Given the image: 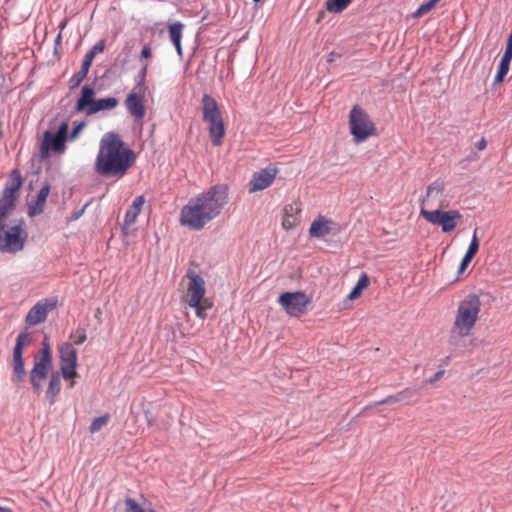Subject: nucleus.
Returning a JSON list of instances; mask_svg holds the SVG:
<instances>
[{
  "label": "nucleus",
  "mask_w": 512,
  "mask_h": 512,
  "mask_svg": "<svg viewBox=\"0 0 512 512\" xmlns=\"http://www.w3.org/2000/svg\"><path fill=\"white\" fill-rule=\"evenodd\" d=\"M185 279L187 280L185 301L189 307L195 309L197 317L205 319L206 310L213 306V303L205 297V280L192 269L187 271Z\"/></svg>",
  "instance_id": "4"
},
{
  "label": "nucleus",
  "mask_w": 512,
  "mask_h": 512,
  "mask_svg": "<svg viewBox=\"0 0 512 512\" xmlns=\"http://www.w3.org/2000/svg\"><path fill=\"white\" fill-rule=\"evenodd\" d=\"M203 120L208 123L209 135L214 146H220L225 136L222 115L216 100L210 95L202 97Z\"/></svg>",
  "instance_id": "6"
},
{
  "label": "nucleus",
  "mask_w": 512,
  "mask_h": 512,
  "mask_svg": "<svg viewBox=\"0 0 512 512\" xmlns=\"http://www.w3.org/2000/svg\"><path fill=\"white\" fill-rule=\"evenodd\" d=\"M21 186V173L15 169L11 172L0 196V225L7 223L8 217L13 212Z\"/></svg>",
  "instance_id": "8"
},
{
  "label": "nucleus",
  "mask_w": 512,
  "mask_h": 512,
  "mask_svg": "<svg viewBox=\"0 0 512 512\" xmlns=\"http://www.w3.org/2000/svg\"><path fill=\"white\" fill-rule=\"evenodd\" d=\"M31 343V336L28 332H21L16 339V344L13 350V374L12 382L20 383L24 380L26 370L24 367L23 351Z\"/></svg>",
  "instance_id": "14"
},
{
  "label": "nucleus",
  "mask_w": 512,
  "mask_h": 512,
  "mask_svg": "<svg viewBox=\"0 0 512 512\" xmlns=\"http://www.w3.org/2000/svg\"><path fill=\"white\" fill-rule=\"evenodd\" d=\"M511 60H508L506 58H501V61L499 63L498 71L495 76V83H501L503 82L505 76L508 74L509 67H510Z\"/></svg>",
  "instance_id": "31"
},
{
  "label": "nucleus",
  "mask_w": 512,
  "mask_h": 512,
  "mask_svg": "<svg viewBox=\"0 0 512 512\" xmlns=\"http://www.w3.org/2000/svg\"><path fill=\"white\" fill-rule=\"evenodd\" d=\"M183 28H184V25L181 22L172 23L168 27L170 40L173 43V45L175 46L177 54L180 57L183 56V50H182V45H181Z\"/></svg>",
  "instance_id": "25"
},
{
  "label": "nucleus",
  "mask_w": 512,
  "mask_h": 512,
  "mask_svg": "<svg viewBox=\"0 0 512 512\" xmlns=\"http://www.w3.org/2000/svg\"><path fill=\"white\" fill-rule=\"evenodd\" d=\"M370 284L369 276L366 273H362L358 279L357 284L352 289V291L348 294L347 299L350 301L358 299L364 289H366Z\"/></svg>",
  "instance_id": "26"
},
{
  "label": "nucleus",
  "mask_w": 512,
  "mask_h": 512,
  "mask_svg": "<svg viewBox=\"0 0 512 512\" xmlns=\"http://www.w3.org/2000/svg\"><path fill=\"white\" fill-rule=\"evenodd\" d=\"M436 3L433 0H429L425 3H422L419 8L413 13V16L415 18H419L428 12H430L434 7Z\"/></svg>",
  "instance_id": "33"
},
{
  "label": "nucleus",
  "mask_w": 512,
  "mask_h": 512,
  "mask_svg": "<svg viewBox=\"0 0 512 512\" xmlns=\"http://www.w3.org/2000/svg\"><path fill=\"white\" fill-rule=\"evenodd\" d=\"M337 224L324 216H318L309 228V235L312 238H323L336 230Z\"/></svg>",
  "instance_id": "20"
},
{
  "label": "nucleus",
  "mask_w": 512,
  "mask_h": 512,
  "mask_svg": "<svg viewBox=\"0 0 512 512\" xmlns=\"http://www.w3.org/2000/svg\"><path fill=\"white\" fill-rule=\"evenodd\" d=\"M400 398L398 396V394H394V395H389L387 396L385 399L381 400V401H378L376 404L378 405H381V404H390V403H395V402H400Z\"/></svg>",
  "instance_id": "41"
},
{
  "label": "nucleus",
  "mask_w": 512,
  "mask_h": 512,
  "mask_svg": "<svg viewBox=\"0 0 512 512\" xmlns=\"http://www.w3.org/2000/svg\"><path fill=\"white\" fill-rule=\"evenodd\" d=\"M49 192H50V186L48 184L43 186L39 190L38 195H37V200H36V206L33 208L32 211H30L31 215L40 213L43 211V208L45 206Z\"/></svg>",
  "instance_id": "27"
},
{
  "label": "nucleus",
  "mask_w": 512,
  "mask_h": 512,
  "mask_svg": "<svg viewBox=\"0 0 512 512\" xmlns=\"http://www.w3.org/2000/svg\"><path fill=\"white\" fill-rule=\"evenodd\" d=\"M95 90L89 85L82 87L81 95L77 100L75 110L77 112H84L87 115L94 114V107L96 105Z\"/></svg>",
  "instance_id": "19"
},
{
  "label": "nucleus",
  "mask_w": 512,
  "mask_h": 512,
  "mask_svg": "<svg viewBox=\"0 0 512 512\" xmlns=\"http://www.w3.org/2000/svg\"><path fill=\"white\" fill-rule=\"evenodd\" d=\"M60 359V372L64 380L68 381V388L75 386V379L79 377L77 372L78 353L73 344L64 342L58 347Z\"/></svg>",
  "instance_id": "12"
},
{
  "label": "nucleus",
  "mask_w": 512,
  "mask_h": 512,
  "mask_svg": "<svg viewBox=\"0 0 512 512\" xmlns=\"http://www.w3.org/2000/svg\"><path fill=\"white\" fill-rule=\"evenodd\" d=\"M152 57V48L150 45H145L141 50V58L148 61Z\"/></svg>",
  "instance_id": "42"
},
{
  "label": "nucleus",
  "mask_w": 512,
  "mask_h": 512,
  "mask_svg": "<svg viewBox=\"0 0 512 512\" xmlns=\"http://www.w3.org/2000/svg\"><path fill=\"white\" fill-rule=\"evenodd\" d=\"M57 301L53 299H42L38 301L27 313L25 322L30 326L43 323L50 311L56 308Z\"/></svg>",
  "instance_id": "17"
},
{
  "label": "nucleus",
  "mask_w": 512,
  "mask_h": 512,
  "mask_svg": "<svg viewBox=\"0 0 512 512\" xmlns=\"http://www.w3.org/2000/svg\"><path fill=\"white\" fill-rule=\"evenodd\" d=\"M482 302L477 294L471 293L461 299L454 314L449 341L470 336L481 318Z\"/></svg>",
  "instance_id": "3"
},
{
  "label": "nucleus",
  "mask_w": 512,
  "mask_h": 512,
  "mask_svg": "<svg viewBox=\"0 0 512 512\" xmlns=\"http://www.w3.org/2000/svg\"><path fill=\"white\" fill-rule=\"evenodd\" d=\"M68 140V123L62 122L58 130L53 133L45 131L39 145V154L42 159L48 158L53 153H64Z\"/></svg>",
  "instance_id": "11"
},
{
  "label": "nucleus",
  "mask_w": 512,
  "mask_h": 512,
  "mask_svg": "<svg viewBox=\"0 0 512 512\" xmlns=\"http://www.w3.org/2000/svg\"><path fill=\"white\" fill-rule=\"evenodd\" d=\"M0 512H12L11 509L0 506Z\"/></svg>",
  "instance_id": "46"
},
{
  "label": "nucleus",
  "mask_w": 512,
  "mask_h": 512,
  "mask_svg": "<svg viewBox=\"0 0 512 512\" xmlns=\"http://www.w3.org/2000/svg\"><path fill=\"white\" fill-rule=\"evenodd\" d=\"M278 303L289 316L300 317L306 313L311 297L303 291L284 292L279 296Z\"/></svg>",
  "instance_id": "13"
},
{
  "label": "nucleus",
  "mask_w": 512,
  "mask_h": 512,
  "mask_svg": "<svg viewBox=\"0 0 512 512\" xmlns=\"http://www.w3.org/2000/svg\"><path fill=\"white\" fill-rule=\"evenodd\" d=\"M420 215L430 224L441 227L442 232L449 233L453 231L462 221V214L458 210H428L421 207Z\"/></svg>",
  "instance_id": "10"
},
{
  "label": "nucleus",
  "mask_w": 512,
  "mask_h": 512,
  "mask_svg": "<svg viewBox=\"0 0 512 512\" xmlns=\"http://www.w3.org/2000/svg\"><path fill=\"white\" fill-rule=\"evenodd\" d=\"M436 4L440 1V0H433Z\"/></svg>",
  "instance_id": "47"
},
{
  "label": "nucleus",
  "mask_w": 512,
  "mask_h": 512,
  "mask_svg": "<svg viewBox=\"0 0 512 512\" xmlns=\"http://www.w3.org/2000/svg\"><path fill=\"white\" fill-rule=\"evenodd\" d=\"M422 207L435 206L443 208L448 205L445 196V183L443 180L437 179L428 185L426 194L421 199Z\"/></svg>",
  "instance_id": "16"
},
{
  "label": "nucleus",
  "mask_w": 512,
  "mask_h": 512,
  "mask_svg": "<svg viewBox=\"0 0 512 512\" xmlns=\"http://www.w3.org/2000/svg\"><path fill=\"white\" fill-rule=\"evenodd\" d=\"M93 59V52H87L85 54L81 69L69 79L68 84L70 89L77 88L81 84V82L86 78L89 69L92 65Z\"/></svg>",
  "instance_id": "23"
},
{
  "label": "nucleus",
  "mask_w": 512,
  "mask_h": 512,
  "mask_svg": "<svg viewBox=\"0 0 512 512\" xmlns=\"http://www.w3.org/2000/svg\"><path fill=\"white\" fill-rule=\"evenodd\" d=\"M349 129L356 143L363 142L368 137L376 135L374 123L367 112L359 105L353 106L349 114Z\"/></svg>",
  "instance_id": "9"
},
{
  "label": "nucleus",
  "mask_w": 512,
  "mask_h": 512,
  "mask_svg": "<svg viewBox=\"0 0 512 512\" xmlns=\"http://www.w3.org/2000/svg\"><path fill=\"white\" fill-rule=\"evenodd\" d=\"M397 394H398L400 400L403 401V400L413 397L415 395V390H413L411 388H405L402 391L398 392Z\"/></svg>",
  "instance_id": "39"
},
{
  "label": "nucleus",
  "mask_w": 512,
  "mask_h": 512,
  "mask_svg": "<svg viewBox=\"0 0 512 512\" xmlns=\"http://www.w3.org/2000/svg\"><path fill=\"white\" fill-rule=\"evenodd\" d=\"M52 367L53 356L51 346L47 337H44L39 355L35 356L33 368L30 371V382L35 393H40L42 382L47 378Z\"/></svg>",
  "instance_id": "7"
},
{
  "label": "nucleus",
  "mask_w": 512,
  "mask_h": 512,
  "mask_svg": "<svg viewBox=\"0 0 512 512\" xmlns=\"http://www.w3.org/2000/svg\"><path fill=\"white\" fill-rule=\"evenodd\" d=\"M443 374H444L443 370H440V371L436 372L432 377H430L428 379V382L432 384V383L440 380L442 378Z\"/></svg>",
  "instance_id": "43"
},
{
  "label": "nucleus",
  "mask_w": 512,
  "mask_h": 512,
  "mask_svg": "<svg viewBox=\"0 0 512 512\" xmlns=\"http://www.w3.org/2000/svg\"><path fill=\"white\" fill-rule=\"evenodd\" d=\"M70 338L74 340L75 345H81L85 342L87 336L84 329L78 328L74 333H71Z\"/></svg>",
  "instance_id": "35"
},
{
  "label": "nucleus",
  "mask_w": 512,
  "mask_h": 512,
  "mask_svg": "<svg viewBox=\"0 0 512 512\" xmlns=\"http://www.w3.org/2000/svg\"><path fill=\"white\" fill-rule=\"evenodd\" d=\"M478 249L479 240L477 238V229H475L468 250L466 251V255L471 256L473 258L478 252Z\"/></svg>",
  "instance_id": "34"
},
{
  "label": "nucleus",
  "mask_w": 512,
  "mask_h": 512,
  "mask_svg": "<svg viewBox=\"0 0 512 512\" xmlns=\"http://www.w3.org/2000/svg\"><path fill=\"white\" fill-rule=\"evenodd\" d=\"M145 90L133 88L127 95L124 104L127 112L133 118L134 122L142 124L146 116Z\"/></svg>",
  "instance_id": "15"
},
{
  "label": "nucleus",
  "mask_w": 512,
  "mask_h": 512,
  "mask_svg": "<svg viewBox=\"0 0 512 512\" xmlns=\"http://www.w3.org/2000/svg\"><path fill=\"white\" fill-rule=\"evenodd\" d=\"M61 372L55 371L51 374L45 397L50 404H54L61 391Z\"/></svg>",
  "instance_id": "24"
},
{
  "label": "nucleus",
  "mask_w": 512,
  "mask_h": 512,
  "mask_svg": "<svg viewBox=\"0 0 512 512\" xmlns=\"http://www.w3.org/2000/svg\"><path fill=\"white\" fill-rule=\"evenodd\" d=\"M301 207L297 202L286 204L283 208L282 227L291 230L300 224Z\"/></svg>",
  "instance_id": "21"
},
{
  "label": "nucleus",
  "mask_w": 512,
  "mask_h": 512,
  "mask_svg": "<svg viewBox=\"0 0 512 512\" xmlns=\"http://www.w3.org/2000/svg\"><path fill=\"white\" fill-rule=\"evenodd\" d=\"M351 2L352 0H326L325 7L331 13H341Z\"/></svg>",
  "instance_id": "29"
},
{
  "label": "nucleus",
  "mask_w": 512,
  "mask_h": 512,
  "mask_svg": "<svg viewBox=\"0 0 512 512\" xmlns=\"http://www.w3.org/2000/svg\"><path fill=\"white\" fill-rule=\"evenodd\" d=\"M228 199V187L224 184L214 185L182 207L179 221L191 230H201L221 213Z\"/></svg>",
  "instance_id": "1"
},
{
  "label": "nucleus",
  "mask_w": 512,
  "mask_h": 512,
  "mask_svg": "<svg viewBox=\"0 0 512 512\" xmlns=\"http://www.w3.org/2000/svg\"><path fill=\"white\" fill-rule=\"evenodd\" d=\"M486 146H487V142L484 137H482L481 140L479 142H477V144H476V147L479 150H484L486 148Z\"/></svg>",
  "instance_id": "44"
},
{
  "label": "nucleus",
  "mask_w": 512,
  "mask_h": 512,
  "mask_svg": "<svg viewBox=\"0 0 512 512\" xmlns=\"http://www.w3.org/2000/svg\"><path fill=\"white\" fill-rule=\"evenodd\" d=\"M472 259L473 258L471 256H468L466 254L464 255V257H463V259H462V261H461V263L459 265V268H458V273L459 274L463 273L466 270V268L468 267V265L470 264Z\"/></svg>",
  "instance_id": "40"
},
{
  "label": "nucleus",
  "mask_w": 512,
  "mask_h": 512,
  "mask_svg": "<svg viewBox=\"0 0 512 512\" xmlns=\"http://www.w3.org/2000/svg\"><path fill=\"white\" fill-rule=\"evenodd\" d=\"M278 169L274 166H268L255 172L249 181V193H255L268 188L275 180Z\"/></svg>",
  "instance_id": "18"
},
{
  "label": "nucleus",
  "mask_w": 512,
  "mask_h": 512,
  "mask_svg": "<svg viewBox=\"0 0 512 512\" xmlns=\"http://www.w3.org/2000/svg\"><path fill=\"white\" fill-rule=\"evenodd\" d=\"M126 512H145L144 509L132 498L125 500Z\"/></svg>",
  "instance_id": "36"
},
{
  "label": "nucleus",
  "mask_w": 512,
  "mask_h": 512,
  "mask_svg": "<svg viewBox=\"0 0 512 512\" xmlns=\"http://www.w3.org/2000/svg\"><path fill=\"white\" fill-rule=\"evenodd\" d=\"M145 198L143 195L136 197L125 213L123 231L128 233V229L136 222L138 215L141 213Z\"/></svg>",
  "instance_id": "22"
},
{
  "label": "nucleus",
  "mask_w": 512,
  "mask_h": 512,
  "mask_svg": "<svg viewBox=\"0 0 512 512\" xmlns=\"http://www.w3.org/2000/svg\"><path fill=\"white\" fill-rule=\"evenodd\" d=\"M28 233L22 219L0 225V251L15 254L23 250Z\"/></svg>",
  "instance_id": "5"
},
{
  "label": "nucleus",
  "mask_w": 512,
  "mask_h": 512,
  "mask_svg": "<svg viewBox=\"0 0 512 512\" xmlns=\"http://www.w3.org/2000/svg\"><path fill=\"white\" fill-rule=\"evenodd\" d=\"M109 418H110L109 415H104V416L95 418L89 427L90 432L96 433L99 430H101L108 423Z\"/></svg>",
  "instance_id": "32"
},
{
  "label": "nucleus",
  "mask_w": 512,
  "mask_h": 512,
  "mask_svg": "<svg viewBox=\"0 0 512 512\" xmlns=\"http://www.w3.org/2000/svg\"><path fill=\"white\" fill-rule=\"evenodd\" d=\"M84 127H85V123L84 122H81V123L77 124L73 128L71 133L68 134V139H70V140L76 139L78 137L79 133L83 130Z\"/></svg>",
  "instance_id": "38"
},
{
  "label": "nucleus",
  "mask_w": 512,
  "mask_h": 512,
  "mask_svg": "<svg viewBox=\"0 0 512 512\" xmlns=\"http://www.w3.org/2000/svg\"><path fill=\"white\" fill-rule=\"evenodd\" d=\"M149 62L145 61L136 76V84L133 88L147 91L146 76L148 73Z\"/></svg>",
  "instance_id": "30"
},
{
  "label": "nucleus",
  "mask_w": 512,
  "mask_h": 512,
  "mask_svg": "<svg viewBox=\"0 0 512 512\" xmlns=\"http://www.w3.org/2000/svg\"><path fill=\"white\" fill-rule=\"evenodd\" d=\"M502 58L512 60V30L507 39L506 49H505V52H504Z\"/></svg>",
  "instance_id": "37"
},
{
  "label": "nucleus",
  "mask_w": 512,
  "mask_h": 512,
  "mask_svg": "<svg viewBox=\"0 0 512 512\" xmlns=\"http://www.w3.org/2000/svg\"><path fill=\"white\" fill-rule=\"evenodd\" d=\"M134 161V152L121 137L115 132H108L100 140L95 170L102 176L121 178Z\"/></svg>",
  "instance_id": "2"
},
{
  "label": "nucleus",
  "mask_w": 512,
  "mask_h": 512,
  "mask_svg": "<svg viewBox=\"0 0 512 512\" xmlns=\"http://www.w3.org/2000/svg\"><path fill=\"white\" fill-rule=\"evenodd\" d=\"M118 99L115 97H107L96 100V105L94 107V114L104 111L114 109L118 105Z\"/></svg>",
  "instance_id": "28"
},
{
  "label": "nucleus",
  "mask_w": 512,
  "mask_h": 512,
  "mask_svg": "<svg viewBox=\"0 0 512 512\" xmlns=\"http://www.w3.org/2000/svg\"><path fill=\"white\" fill-rule=\"evenodd\" d=\"M103 44H96L89 52H93L94 55L96 52H102L103 51Z\"/></svg>",
  "instance_id": "45"
}]
</instances>
